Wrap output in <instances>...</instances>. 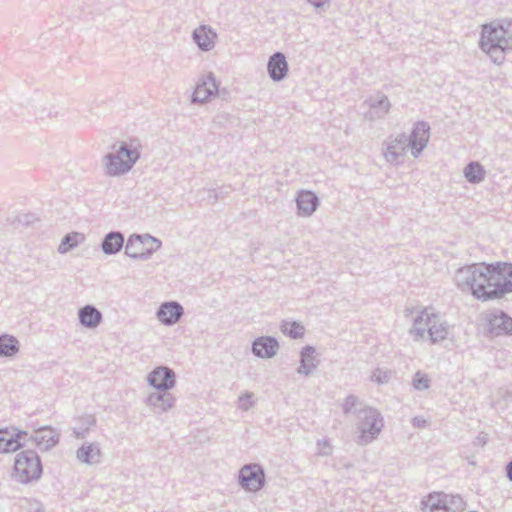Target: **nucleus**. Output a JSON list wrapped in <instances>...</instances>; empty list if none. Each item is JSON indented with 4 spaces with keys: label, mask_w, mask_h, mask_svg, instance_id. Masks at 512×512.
<instances>
[{
    "label": "nucleus",
    "mask_w": 512,
    "mask_h": 512,
    "mask_svg": "<svg viewBox=\"0 0 512 512\" xmlns=\"http://www.w3.org/2000/svg\"><path fill=\"white\" fill-rule=\"evenodd\" d=\"M458 284L467 288L478 300H494L488 263L473 264L460 269Z\"/></svg>",
    "instance_id": "1"
},
{
    "label": "nucleus",
    "mask_w": 512,
    "mask_h": 512,
    "mask_svg": "<svg viewBox=\"0 0 512 512\" xmlns=\"http://www.w3.org/2000/svg\"><path fill=\"white\" fill-rule=\"evenodd\" d=\"M43 467L39 455L33 450H24L16 454L12 477L21 484L37 481L42 475Z\"/></svg>",
    "instance_id": "2"
},
{
    "label": "nucleus",
    "mask_w": 512,
    "mask_h": 512,
    "mask_svg": "<svg viewBox=\"0 0 512 512\" xmlns=\"http://www.w3.org/2000/svg\"><path fill=\"white\" fill-rule=\"evenodd\" d=\"M510 40H512V21L483 26L480 44L485 52L491 53L495 49L503 52Z\"/></svg>",
    "instance_id": "3"
},
{
    "label": "nucleus",
    "mask_w": 512,
    "mask_h": 512,
    "mask_svg": "<svg viewBox=\"0 0 512 512\" xmlns=\"http://www.w3.org/2000/svg\"><path fill=\"white\" fill-rule=\"evenodd\" d=\"M138 157L137 146L131 144L128 147L126 144H121L116 153H110L106 156L105 168L107 174L115 176L129 171Z\"/></svg>",
    "instance_id": "4"
},
{
    "label": "nucleus",
    "mask_w": 512,
    "mask_h": 512,
    "mask_svg": "<svg viewBox=\"0 0 512 512\" xmlns=\"http://www.w3.org/2000/svg\"><path fill=\"white\" fill-rule=\"evenodd\" d=\"M493 299H500L512 292V263H488Z\"/></svg>",
    "instance_id": "5"
},
{
    "label": "nucleus",
    "mask_w": 512,
    "mask_h": 512,
    "mask_svg": "<svg viewBox=\"0 0 512 512\" xmlns=\"http://www.w3.org/2000/svg\"><path fill=\"white\" fill-rule=\"evenodd\" d=\"M426 328L433 342L443 340L447 336V329L440 318L434 313L423 311L415 321V330L422 334Z\"/></svg>",
    "instance_id": "6"
},
{
    "label": "nucleus",
    "mask_w": 512,
    "mask_h": 512,
    "mask_svg": "<svg viewBox=\"0 0 512 512\" xmlns=\"http://www.w3.org/2000/svg\"><path fill=\"white\" fill-rule=\"evenodd\" d=\"M26 436L25 431L15 427L0 429V453H10L18 450Z\"/></svg>",
    "instance_id": "7"
},
{
    "label": "nucleus",
    "mask_w": 512,
    "mask_h": 512,
    "mask_svg": "<svg viewBox=\"0 0 512 512\" xmlns=\"http://www.w3.org/2000/svg\"><path fill=\"white\" fill-rule=\"evenodd\" d=\"M264 482V474L258 465L244 466L240 471L241 485L250 491L260 489Z\"/></svg>",
    "instance_id": "8"
},
{
    "label": "nucleus",
    "mask_w": 512,
    "mask_h": 512,
    "mask_svg": "<svg viewBox=\"0 0 512 512\" xmlns=\"http://www.w3.org/2000/svg\"><path fill=\"white\" fill-rule=\"evenodd\" d=\"M154 246V240L141 236H132L129 238L125 251L133 258H143L151 254Z\"/></svg>",
    "instance_id": "9"
},
{
    "label": "nucleus",
    "mask_w": 512,
    "mask_h": 512,
    "mask_svg": "<svg viewBox=\"0 0 512 512\" xmlns=\"http://www.w3.org/2000/svg\"><path fill=\"white\" fill-rule=\"evenodd\" d=\"M217 84L211 75L204 76L198 82L192 99L194 102L204 103L217 93Z\"/></svg>",
    "instance_id": "10"
},
{
    "label": "nucleus",
    "mask_w": 512,
    "mask_h": 512,
    "mask_svg": "<svg viewBox=\"0 0 512 512\" xmlns=\"http://www.w3.org/2000/svg\"><path fill=\"white\" fill-rule=\"evenodd\" d=\"M149 382L157 389H169L174 385V373L166 367H158L149 375Z\"/></svg>",
    "instance_id": "11"
},
{
    "label": "nucleus",
    "mask_w": 512,
    "mask_h": 512,
    "mask_svg": "<svg viewBox=\"0 0 512 512\" xmlns=\"http://www.w3.org/2000/svg\"><path fill=\"white\" fill-rule=\"evenodd\" d=\"M34 441L43 450L55 446L58 442V433L51 427H43L35 431Z\"/></svg>",
    "instance_id": "12"
},
{
    "label": "nucleus",
    "mask_w": 512,
    "mask_h": 512,
    "mask_svg": "<svg viewBox=\"0 0 512 512\" xmlns=\"http://www.w3.org/2000/svg\"><path fill=\"white\" fill-rule=\"evenodd\" d=\"M278 343L271 337H260L253 343V352L262 358H270L276 354Z\"/></svg>",
    "instance_id": "13"
},
{
    "label": "nucleus",
    "mask_w": 512,
    "mask_h": 512,
    "mask_svg": "<svg viewBox=\"0 0 512 512\" xmlns=\"http://www.w3.org/2000/svg\"><path fill=\"white\" fill-rule=\"evenodd\" d=\"M452 501H455V499L449 500L447 496L442 493H432L423 501L422 509L424 512H433L441 509L448 510L450 508L448 504Z\"/></svg>",
    "instance_id": "14"
},
{
    "label": "nucleus",
    "mask_w": 512,
    "mask_h": 512,
    "mask_svg": "<svg viewBox=\"0 0 512 512\" xmlns=\"http://www.w3.org/2000/svg\"><path fill=\"white\" fill-rule=\"evenodd\" d=\"M182 315V307L177 303H165L158 311V318L164 324L177 322Z\"/></svg>",
    "instance_id": "15"
},
{
    "label": "nucleus",
    "mask_w": 512,
    "mask_h": 512,
    "mask_svg": "<svg viewBox=\"0 0 512 512\" xmlns=\"http://www.w3.org/2000/svg\"><path fill=\"white\" fill-rule=\"evenodd\" d=\"M287 62L281 53L274 54L268 62V71L274 80H281L287 73Z\"/></svg>",
    "instance_id": "16"
},
{
    "label": "nucleus",
    "mask_w": 512,
    "mask_h": 512,
    "mask_svg": "<svg viewBox=\"0 0 512 512\" xmlns=\"http://www.w3.org/2000/svg\"><path fill=\"white\" fill-rule=\"evenodd\" d=\"M429 139V128L424 123H418L415 125L411 135V146L416 151H420L424 148Z\"/></svg>",
    "instance_id": "17"
},
{
    "label": "nucleus",
    "mask_w": 512,
    "mask_h": 512,
    "mask_svg": "<svg viewBox=\"0 0 512 512\" xmlns=\"http://www.w3.org/2000/svg\"><path fill=\"white\" fill-rule=\"evenodd\" d=\"M101 313L92 306H85L79 311V319L82 325L94 328L101 321Z\"/></svg>",
    "instance_id": "18"
},
{
    "label": "nucleus",
    "mask_w": 512,
    "mask_h": 512,
    "mask_svg": "<svg viewBox=\"0 0 512 512\" xmlns=\"http://www.w3.org/2000/svg\"><path fill=\"white\" fill-rule=\"evenodd\" d=\"M216 34L206 26H201L194 32V39L202 49H210L215 42Z\"/></svg>",
    "instance_id": "19"
},
{
    "label": "nucleus",
    "mask_w": 512,
    "mask_h": 512,
    "mask_svg": "<svg viewBox=\"0 0 512 512\" xmlns=\"http://www.w3.org/2000/svg\"><path fill=\"white\" fill-rule=\"evenodd\" d=\"M298 208L304 214L312 213L317 206V198L311 192H301L297 198Z\"/></svg>",
    "instance_id": "20"
},
{
    "label": "nucleus",
    "mask_w": 512,
    "mask_h": 512,
    "mask_svg": "<svg viewBox=\"0 0 512 512\" xmlns=\"http://www.w3.org/2000/svg\"><path fill=\"white\" fill-rule=\"evenodd\" d=\"M100 455L99 449L94 445H87L81 447L78 452V458L84 463H94L98 460Z\"/></svg>",
    "instance_id": "21"
},
{
    "label": "nucleus",
    "mask_w": 512,
    "mask_h": 512,
    "mask_svg": "<svg viewBox=\"0 0 512 512\" xmlns=\"http://www.w3.org/2000/svg\"><path fill=\"white\" fill-rule=\"evenodd\" d=\"M122 245L123 237L118 233H111L105 238L102 247L106 253H115L121 249Z\"/></svg>",
    "instance_id": "22"
},
{
    "label": "nucleus",
    "mask_w": 512,
    "mask_h": 512,
    "mask_svg": "<svg viewBox=\"0 0 512 512\" xmlns=\"http://www.w3.org/2000/svg\"><path fill=\"white\" fill-rule=\"evenodd\" d=\"M17 340L8 335L0 336V355L12 356L18 351Z\"/></svg>",
    "instance_id": "23"
},
{
    "label": "nucleus",
    "mask_w": 512,
    "mask_h": 512,
    "mask_svg": "<svg viewBox=\"0 0 512 512\" xmlns=\"http://www.w3.org/2000/svg\"><path fill=\"white\" fill-rule=\"evenodd\" d=\"M83 240V235L73 232L65 236V238L62 240L61 244L59 245V252L60 253H66L70 249L76 247L81 241Z\"/></svg>",
    "instance_id": "24"
},
{
    "label": "nucleus",
    "mask_w": 512,
    "mask_h": 512,
    "mask_svg": "<svg viewBox=\"0 0 512 512\" xmlns=\"http://www.w3.org/2000/svg\"><path fill=\"white\" fill-rule=\"evenodd\" d=\"M465 176L470 182H479L484 177V171L478 163H471L465 168Z\"/></svg>",
    "instance_id": "25"
},
{
    "label": "nucleus",
    "mask_w": 512,
    "mask_h": 512,
    "mask_svg": "<svg viewBox=\"0 0 512 512\" xmlns=\"http://www.w3.org/2000/svg\"><path fill=\"white\" fill-rule=\"evenodd\" d=\"M303 325L297 322H287L283 325V332L291 338H301L304 335Z\"/></svg>",
    "instance_id": "26"
},
{
    "label": "nucleus",
    "mask_w": 512,
    "mask_h": 512,
    "mask_svg": "<svg viewBox=\"0 0 512 512\" xmlns=\"http://www.w3.org/2000/svg\"><path fill=\"white\" fill-rule=\"evenodd\" d=\"M314 349L307 347L302 352V365L300 367V371L303 373H308L309 368L314 366Z\"/></svg>",
    "instance_id": "27"
},
{
    "label": "nucleus",
    "mask_w": 512,
    "mask_h": 512,
    "mask_svg": "<svg viewBox=\"0 0 512 512\" xmlns=\"http://www.w3.org/2000/svg\"><path fill=\"white\" fill-rule=\"evenodd\" d=\"M413 385H414V387L416 389L428 388V386H429V379H428V377L426 375L421 374V373H417L415 378H414Z\"/></svg>",
    "instance_id": "28"
},
{
    "label": "nucleus",
    "mask_w": 512,
    "mask_h": 512,
    "mask_svg": "<svg viewBox=\"0 0 512 512\" xmlns=\"http://www.w3.org/2000/svg\"><path fill=\"white\" fill-rule=\"evenodd\" d=\"M252 397L250 395H245L240 397L239 399V407L243 410H247L252 405Z\"/></svg>",
    "instance_id": "29"
},
{
    "label": "nucleus",
    "mask_w": 512,
    "mask_h": 512,
    "mask_svg": "<svg viewBox=\"0 0 512 512\" xmlns=\"http://www.w3.org/2000/svg\"><path fill=\"white\" fill-rule=\"evenodd\" d=\"M495 321H499L506 326V328L512 327V319L506 316L505 314H501L495 317Z\"/></svg>",
    "instance_id": "30"
},
{
    "label": "nucleus",
    "mask_w": 512,
    "mask_h": 512,
    "mask_svg": "<svg viewBox=\"0 0 512 512\" xmlns=\"http://www.w3.org/2000/svg\"><path fill=\"white\" fill-rule=\"evenodd\" d=\"M314 6H322L327 0H309Z\"/></svg>",
    "instance_id": "31"
},
{
    "label": "nucleus",
    "mask_w": 512,
    "mask_h": 512,
    "mask_svg": "<svg viewBox=\"0 0 512 512\" xmlns=\"http://www.w3.org/2000/svg\"><path fill=\"white\" fill-rule=\"evenodd\" d=\"M508 476L512 480V462L508 466Z\"/></svg>",
    "instance_id": "32"
}]
</instances>
